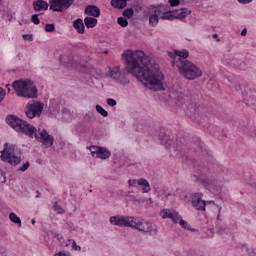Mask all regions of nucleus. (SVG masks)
Instances as JSON below:
<instances>
[{
	"mask_svg": "<svg viewBox=\"0 0 256 256\" xmlns=\"http://www.w3.org/2000/svg\"><path fill=\"white\" fill-rule=\"evenodd\" d=\"M126 61V71L142 82L151 91L163 90L165 76L151 57L146 56L142 50H126L122 54Z\"/></svg>",
	"mask_w": 256,
	"mask_h": 256,
	"instance_id": "f257e3e1",
	"label": "nucleus"
},
{
	"mask_svg": "<svg viewBox=\"0 0 256 256\" xmlns=\"http://www.w3.org/2000/svg\"><path fill=\"white\" fill-rule=\"evenodd\" d=\"M110 223L117 227H131L132 229H137V231H141L142 233L157 235V226L151 222L137 221L135 217L116 215L110 217Z\"/></svg>",
	"mask_w": 256,
	"mask_h": 256,
	"instance_id": "f03ea898",
	"label": "nucleus"
},
{
	"mask_svg": "<svg viewBox=\"0 0 256 256\" xmlns=\"http://www.w3.org/2000/svg\"><path fill=\"white\" fill-rule=\"evenodd\" d=\"M6 123L14 129L16 133L26 135V137H29L30 139H33L35 133H37V128L35 126L13 114L6 117Z\"/></svg>",
	"mask_w": 256,
	"mask_h": 256,
	"instance_id": "7ed1b4c3",
	"label": "nucleus"
},
{
	"mask_svg": "<svg viewBox=\"0 0 256 256\" xmlns=\"http://www.w3.org/2000/svg\"><path fill=\"white\" fill-rule=\"evenodd\" d=\"M6 123L14 129L16 133L26 135V137H29L30 139H33L35 133H37V128L35 126L13 114L6 117Z\"/></svg>",
	"mask_w": 256,
	"mask_h": 256,
	"instance_id": "20e7f679",
	"label": "nucleus"
},
{
	"mask_svg": "<svg viewBox=\"0 0 256 256\" xmlns=\"http://www.w3.org/2000/svg\"><path fill=\"white\" fill-rule=\"evenodd\" d=\"M6 123L14 129L16 133L26 135V137H29L30 139H33L35 133H37V128L35 126L13 114L6 117Z\"/></svg>",
	"mask_w": 256,
	"mask_h": 256,
	"instance_id": "39448f33",
	"label": "nucleus"
},
{
	"mask_svg": "<svg viewBox=\"0 0 256 256\" xmlns=\"http://www.w3.org/2000/svg\"><path fill=\"white\" fill-rule=\"evenodd\" d=\"M173 67H177L178 73L187 79L188 81H195V79H199L203 75V71L197 65L193 64V62L189 60H181L173 61Z\"/></svg>",
	"mask_w": 256,
	"mask_h": 256,
	"instance_id": "423d86ee",
	"label": "nucleus"
},
{
	"mask_svg": "<svg viewBox=\"0 0 256 256\" xmlns=\"http://www.w3.org/2000/svg\"><path fill=\"white\" fill-rule=\"evenodd\" d=\"M12 87L18 97H24L25 99H36L38 97L37 86H35L33 80H16Z\"/></svg>",
	"mask_w": 256,
	"mask_h": 256,
	"instance_id": "0eeeda50",
	"label": "nucleus"
},
{
	"mask_svg": "<svg viewBox=\"0 0 256 256\" xmlns=\"http://www.w3.org/2000/svg\"><path fill=\"white\" fill-rule=\"evenodd\" d=\"M160 215L162 219H171L172 223H179V225L182 226L183 229H189V227H187V221L183 220L181 215H179V212L175 210L164 209L160 212Z\"/></svg>",
	"mask_w": 256,
	"mask_h": 256,
	"instance_id": "6e6552de",
	"label": "nucleus"
},
{
	"mask_svg": "<svg viewBox=\"0 0 256 256\" xmlns=\"http://www.w3.org/2000/svg\"><path fill=\"white\" fill-rule=\"evenodd\" d=\"M43 113V103L35 102L34 100L28 102L25 115L28 119H35V117H41Z\"/></svg>",
	"mask_w": 256,
	"mask_h": 256,
	"instance_id": "1a4fd4ad",
	"label": "nucleus"
},
{
	"mask_svg": "<svg viewBox=\"0 0 256 256\" xmlns=\"http://www.w3.org/2000/svg\"><path fill=\"white\" fill-rule=\"evenodd\" d=\"M33 139H36L38 143H41L45 149H49V147H53V143H55V138L53 135H50L46 129H43L39 134L35 132Z\"/></svg>",
	"mask_w": 256,
	"mask_h": 256,
	"instance_id": "9d476101",
	"label": "nucleus"
},
{
	"mask_svg": "<svg viewBox=\"0 0 256 256\" xmlns=\"http://www.w3.org/2000/svg\"><path fill=\"white\" fill-rule=\"evenodd\" d=\"M110 77L116 83H120V85H129V78L127 77V72H121V68L114 67L110 69Z\"/></svg>",
	"mask_w": 256,
	"mask_h": 256,
	"instance_id": "9b49d317",
	"label": "nucleus"
},
{
	"mask_svg": "<svg viewBox=\"0 0 256 256\" xmlns=\"http://www.w3.org/2000/svg\"><path fill=\"white\" fill-rule=\"evenodd\" d=\"M73 3H75V0H49L50 9L58 12L69 9Z\"/></svg>",
	"mask_w": 256,
	"mask_h": 256,
	"instance_id": "f8f14e48",
	"label": "nucleus"
},
{
	"mask_svg": "<svg viewBox=\"0 0 256 256\" xmlns=\"http://www.w3.org/2000/svg\"><path fill=\"white\" fill-rule=\"evenodd\" d=\"M1 160L9 163L10 165H19L21 163V158L13 154V150H11V148L1 151Z\"/></svg>",
	"mask_w": 256,
	"mask_h": 256,
	"instance_id": "ddd939ff",
	"label": "nucleus"
},
{
	"mask_svg": "<svg viewBox=\"0 0 256 256\" xmlns=\"http://www.w3.org/2000/svg\"><path fill=\"white\" fill-rule=\"evenodd\" d=\"M191 203L197 211H205V207H207V202L203 200V194L199 192L191 194Z\"/></svg>",
	"mask_w": 256,
	"mask_h": 256,
	"instance_id": "4468645a",
	"label": "nucleus"
},
{
	"mask_svg": "<svg viewBox=\"0 0 256 256\" xmlns=\"http://www.w3.org/2000/svg\"><path fill=\"white\" fill-rule=\"evenodd\" d=\"M90 152L92 157H96V159H109L111 157V151L99 146H91Z\"/></svg>",
	"mask_w": 256,
	"mask_h": 256,
	"instance_id": "2eb2a0df",
	"label": "nucleus"
},
{
	"mask_svg": "<svg viewBox=\"0 0 256 256\" xmlns=\"http://www.w3.org/2000/svg\"><path fill=\"white\" fill-rule=\"evenodd\" d=\"M129 185L131 187H136L137 185H139L140 187H142V193H149V191H151V185L149 184V181L144 178H140L137 180L134 179L132 182L131 180H129Z\"/></svg>",
	"mask_w": 256,
	"mask_h": 256,
	"instance_id": "dca6fc26",
	"label": "nucleus"
},
{
	"mask_svg": "<svg viewBox=\"0 0 256 256\" xmlns=\"http://www.w3.org/2000/svg\"><path fill=\"white\" fill-rule=\"evenodd\" d=\"M84 13L90 17L97 18L101 16V9L95 5H88L86 6Z\"/></svg>",
	"mask_w": 256,
	"mask_h": 256,
	"instance_id": "f3484780",
	"label": "nucleus"
},
{
	"mask_svg": "<svg viewBox=\"0 0 256 256\" xmlns=\"http://www.w3.org/2000/svg\"><path fill=\"white\" fill-rule=\"evenodd\" d=\"M170 99H173L175 104L178 107H181V105H183L185 103V101H187V96H185L183 93L172 92L170 94Z\"/></svg>",
	"mask_w": 256,
	"mask_h": 256,
	"instance_id": "a211bd4d",
	"label": "nucleus"
},
{
	"mask_svg": "<svg viewBox=\"0 0 256 256\" xmlns=\"http://www.w3.org/2000/svg\"><path fill=\"white\" fill-rule=\"evenodd\" d=\"M34 11H47L49 9V3L45 0H36L33 2Z\"/></svg>",
	"mask_w": 256,
	"mask_h": 256,
	"instance_id": "6ab92c4d",
	"label": "nucleus"
},
{
	"mask_svg": "<svg viewBox=\"0 0 256 256\" xmlns=\"http://www.w3.org/2000/svg\"><path fill=\"white\" fill-rule=\"evenodd\" d=\"M199 113V104L192 102L187 105V111L186 114L189 115V117H193V115H197Z\"/></svg>",
	"mask_w": 256,
	"mask_h": 256,
	"instance_id": "aec40b11",
	"label": "nucleus"
},
{
	"mask_svg": "<svg viewBox=\"0 0 256 256\" xmlns=\"http://www.w3.org/2000/svg\"><path fill=\"white\" fill-rule=\"evenodd\" d=\"M73 27L80 35H83V33H85V24L83 23V19L78 18L77 20H75L73 22Z\"/></svg>",
	"mask_w": 256,
	"mask_h": 256,
	"instance_id": "412c9836",
	"label": "nucleus"
},
{
	"mask_svg": "<svg viewBox=\"0 0 256 256\" xmlns=\"http://www.w3.org/2000/svg\"><path fill=\"white\" fill-rule=\"evenodd\" d=\"M176 57H179L176 61H186L189 58V51L187 49L175 50Z\"/></svg>",
	"mask_w": 256,
	"mask_h": 256,
	"instance_id": "4be33fe9",
	"label": "nucleus"
},
{
	"mask_svg": "<svg viewBox=\"0 0 256 256\" xmlns=\"http://www.w3.org/2000/svg\"><path fill=\"white\" fill-rule=\"evenodd\" d=\"M84 24L87 29H93V27H97V18L95 17H85Z\"/></svg>",
	"mask_w": 256,
	"mask_h": 256,
	"instance_id": "5701e85b",
	"label": "nucleus"
},
{
	"mask_svg": "<svg viewBox=\"0 0 256 256\" xmlns=\"http://www.w3.org/2000/svg\"><path fill=\"white\" fill-rule=\"evenodd\" d=\"M176 19H185L187 15H191V10L187 8H181L175 11Z\"/></svg>",
	"mask_w": 256,
	"mask_h": 256,
	"instance_id": "b1692460",
	"label": "nucleus"
},
{
	"mask_svg": "<svg viewBox=\"0 0 256 256\" xmlns=\"http://www.w3.org/2000/svg\"><path fill=\"white\" fill-rule=\"evenodd\" d=\"M111 5L115 9H125L127 7V0H111Z\"/></svg>",
	"mask_w": 256,
	"mask_h": 256,
	"instance_id": "393cba45",
	"label": "nucleus"
},
{
	"mask_svg": "<svg viewBox=\"0 0 256 256\" xmlns=\"http://www.w3.org/2000/svg\"><path fill=\"white\" fill-rule=\"evenodd\" d=\"M151 11L154 15H157V17H160V15H165L166 13L164 5L152 6Z\"/></svg>",
	"mask_w": 256,
	"mask_h": 256,
	"instance_id": "a878e982",
	"label": "nucleus"
},
{
	"mask_svg": "<svg viewBox=\"0 0 256 256\" xmlns=\"http://www.w3.org/2000/svg\"><path fill=\"white\" fill-rule=\"evenodd\" d=\"M9 219L10 221H12V223H15L16 225H18V227H21V218H19V216H17L15 212H11L9 214Z\"/></svg>",
	"mask_w": 256,
	"mask_h": 256,
	"instance_id": "bb28decb",
	"label": "nucleus"
},
{
	"mask_svg": "<svg viewBox=\"0 0 256 256\" xmlns=\"http://www.w3.org/2000/svg\"><path fill=\"white\" fill-rule=\"evenodd\" d=\"M198 181H200L201 185H203V187L205 189H211V187H213V180L205 178V179H199Z\"/></svg>",
	"mask_w": 256,
	"mask_h": 256,
	"instance_id": "cd10ccee",
	"label": "nucleus"
},
{
	"mask_svg": "<svg viewBox=\"0 0 256 256\" xmlns=\"http://www.w3.org/2000/svg\"><path fill=\"white\" fill-rule=\"evenodd\" d=\"M160 18L167 19L168 21H173L174 19H177V14L176 12L171 13L166 11V13H164V15H162Z\"/></svg>",
	"mask_w": 256,
	"mask_h": 256,
	"instance_id": "c85d7f7f",
	"label": "nucleus"
},
{
	"mask_svg": "<svg viewBox=\"0 0 256 256\" xmlns=\"http://www.w3.org/2000/svg\"><path fill=\"white\" fill-rule=\"evenodd\" d=\"M149 23H150V25H152V27H155V25H157L159 23V16H157L155 14H151L149 16Z\"/></svg>",
	"mask_w": 256,
	"mask_h": 256,
	"instance_id": "c756f323",
	"label": "nucleus"
},
{
	"mask_svg": "<svg viewBox=\"0 0 256 256\" xmlns=\"http://www.w3.org/2000/svg\"><path fill=\"white\" fill-rule=\"evenodd\" d=\"M96 111L97 113L102 115V117H109V112L104 110L101 105H96Z\"/></svg>",
	"mask_w": 256,
	"mask_h": 256,
	"instance_id": "7c9ffc66",
	"label": "nucleus"
},
{
	"mask_svg": "<svg viewBox=\"0 0 256 256\" xmlns=\"http://www.w3.org/2000/svg\"><path fill=\"white\" fill-rule=\"evenodd\" d=\"M117 22H118V25H120L121 27H127L129 25V22L125 17H119Z\"/></svg>",
	"mask_w": 256,
	"mask_h": 256,
	"instance_id": "2f4dec72",
	"label": "nucleus"
},
{
	"mask_svg": "<svg viewBox=\"0 0 256 256\" xmlns=\"http://www.w3.org/2000/svg\"><path fill=\"white\" fill-rule=\"evenodd\" d=\"M134 14L135 12L132 10V8H128L123 11V16L128 17V19H131V17H133Z\"/></svg>",
	"mask_w": 256,
	"mask_h": 256,
	"instance_id": "473e14b6",
	"label": "nucleus"
},
{
	"mask_svg": "<svg viewBox=\"0 0 256 256\" xmlns=\"http://www.w3.org/2000/svg\"><path fill=\"white\" fill-rule=\"evenodd\" d=\"M158 137L161 141H167V134H166L165 128L160 129V133Z\"/></svg>",
	"mask_w": 256,
	"mask_h": 256,
	"instance_id": "72a5a7b5",
	"label": "nucleus"
},
{
	"mask_svg": "<svg viewBox=\"0 0 256 256\" xmlns=\"http://www.w3.org/2000/svg\"><path fill=\"white\" fill-rule=\"evenodd\" d=\"M53 210L57 211L60 214L65 213V210H63V208L61 207V205H59V203L55 202L53 205Z\"/></svg>",
	"mask_w": 256,
	"mask_h": 256,
	"instance_id": "f704fd0d",
	"label": "nucleus"
},
{
	"mask_svg": "<svg viewBox=\"0 0 256 256\" xmlns=\"http://www.w3.org/2000/svg\"><path fill=\"white\" fill-rule=\"evenodd\" d=\"M45 31L46 33H53L55 31V24H46Z\"/></svg>",
	"mask_w": 256,
	"mask_h": 256,
	"instance_id": "c9c22d12",
	"label": "nucleus"
},
{
	"mask_svg": "<svg viewBox=\"0 0 256 256\" xmlns=\"http://www.w3.org/2000/svg\"><path fill=\"white\" fill-rule=\"evenodd\" d=\"M31 21L34 25H39V23H41V20H39V14L32 15Z\"/></svg>",
	"mask_w": 256,
	"mask_h": 256,
	"instance_id": "e433bc0d",
	"label": "nucleus"
},
{
	"mask_svg": "<svg viewBox=\"0 0 256 256\" xmlns=\"http://www.w3.org/2000/svg\"><path fill=\"white\" fill-rule=\"evenodd\" d=\"M107 105H109L110 107H115V105H117V101L115 99L108 98Z\"/></svg>",
	"mask_w": 256,
	"mask_h": 256,
	"instance_id": "4c0bfd02",
	"label": "nucleus"
},
{
	"mask_svg": "<svg viewBox=\"0 0 256 256\" xmlns=\"http://www.w3.org/2000/svg\"><path fill=\"white\" fill-rule=\"evenodd\" d=\"M7 181V178L5 177V172L0 170V183H5Z\"/></svg>",
	"mask_w": 256,
	"mask_h": 256,
	"instance_id": "58836bf2",
	"label": "nucleus"
},
{
	"mask_svg": "<svg viewBox=\"0 0 256 256\" xmlns=\"http://www.w3.org/2000/svg\"><path fill=\"white\" fill-rule=\"evenodd\" d=\"M22 37L24 41H33V35L31 34H24Z\"/></svg>",
	"mask_w": 256,
	"mask_h": 256,
	"instance_id": "ea45409f",
	"label": "nucleus"
},
{
	"mask_svg": "<svg viewBox=\"0 0 256 256\" xmlns=\"http://www.w3.org/2000/svg\"><path fill=\"white\" fill-rule=\"evenodd\" d=\"M168 2L170 3L171 7H177L180 3L179 0H168Z\"/></svg>",
	"mask_w": 256,
	"mask_h": 256,
	"instance_id": "a19ab883",
	"label": "nucleus"
},
{
	"mask_svg": "<svg viewBox=\"0 0 256 256\" xmlns=\"http://www.w3.org/2000/svg\"><path fill=\"white\" fill-rule=\"evenodd\" d=\"M5 89L0 87V103L5 99Z\"/></svg>",
	"mask_w": 256,
	"mask_h": 256,
	"instance_id": "79ce46f5",
	"label": "nucleus"
},
{
	"mask_svg": "<svg viewBox=\"0 0 256 256\" xmlns=\"http://www.w3.org/2000/svg\"><path fill=\"white\" fill-rule=\"evenodd\" d=\"M72 248L74 249V251H81V246L77 245L75 240L72 242Z\"/></svg>",
	"mask_w": 256,
	"mask_h": 256,
	"instance_id": "37998d69",
	"label": "nucleus"
},
{
	"mask_svg": "<svg viewBox=\"0 0 256 256\" xmlns=\"http://www.w3.org/2000/svg\"><path fill=\"white\" fill-rule=\"evenodd\" d=\"M29 162H26L23 166L19 168V171H27L29 169Z\"/></svg>",
	"mask_w": 256,
	"mask_h": 256,
	"instance_id": "c03bdc74",
	"label": "nucleus"
},
{
	"mask_svg": "<svg viewBox=\"0 0 256 256\" xmlns=\"http://www.w3.org/2000/svg\"><path fill=\"white\" fill-rule=\"evenodd\" d=\"M237 1L241 5H248V3H251L253 0H237Z\"/></svg>",
	"mask_w": 256,
	"mask_h": 256,
	"instance_id": "a18cd8bd",
	"label": "nucleus"
},
{
	"mask_svg": "<svg viewBox=\"0 0 256 256\" xmlns=\"http://www.w3.org/2000/svg\"><path fill=\"white\" fill-rule=\"evenodd\" d=\"M168 56H170L171 59H177V54H175V50L174 52H168Z\"/></svg>",
	"mask_w": 256,
	"mask_h": 256,
	"instance_id": "49530a36",
	"label": "nucleus"
},
{
	"mask_svg": "<svg viewBox=\"0 0 256 256\" xmlns=\"http://www.w3.org/2000/svg\"><path fill=\"white\" fill-rule=\"evenodd\" d=\"M241 35H242V37H245V35H247V28H244V29L241 31Z\"/></svg>",
	"mask_w": 256,
	"mask_h": 256,
	"instance_id": "de8ad7c7",
	"label": "nucleus"
},
{
	"mask_svg": "<svg viewBox=\"0 0 256 256\" xmlns=\"http://www.w3.org/2000/svg\"><path fill=\"white\" fill-rule=\"evenodd\" d=\"M54 256H67V254H65V252H59V253L55 254Z\"/></svg>",
	"mask_w": 256,
	"mask_h": 256,
	"instance_id": "09e8293b",
	"label": "nucleus"
},
{
	"mask_svg": "<svg viewBox=\"0 0 256 256\" xmlns=\"http://www.w3.org/2000/svg\"><path fill=\"white\" fill-rule=\"evenodd\" d=\"M207 203H208L209 205H211V204L215 205V201H213V200H210V201L206 202V205H207Z\"/></svg>",
	"mask_w": 256,
	"mask_h": 256,
	"instance_id": "8fccbe9b",
	"label": "nucleus"
},
{
	"mask_svg": "<svg viewBox=\"0 0 256 256\" xmlns=\"http://www.w3.org/2000/svg\"><path fill=\"white\" fill-rule=\"evenodd\" d=\"M213 39H217V37H219V35H217V34H213Z\"/></svg>",
	"mask_w": 256,
	"mask_h": 256,
	"instance_id": "3c124183",
	"label": "nucleus"
},
{
	"mask_svg": "<svg viewBox=\"0 0 256 256\" xmlns=\"http://www.w3.org/2000/svg\"><path fill=\"white\" fill-rule=\"evenodd\" d=\"M32 225H35V219H32Z\"/></svg>",
	"mask_w": 256,
	"mask_h": 256,
	"instance_id": "603ef678",
	"label": "nucleus"
},
{
	"mask_svg": "<svg viewBox=\"0 0 256 256\" xmlns=\"http://www.w3.org/2000/svg\"><path fill=\"white\" fill-rule=\"evenodd\" d=\"M219 215H221V207H219Z\"/></svg>",
	"mask_w": 256,
	"mask_h": 256,
	"instance_id": "864d4df0",
	"label": "nucleus"
},
{
	"mask_svg": "<svg viewBox=\"0 0 256 256\" xmlns=\"http://www.w3.org/2000/svg\"><path fill=\"white\" fill-rule=\"evenodd\" d=\"M11 91V88L8 87V93Z\"/></svg>",
	"mask_w": 256,
	"mask_h": 256,
	"instance_id": "5fc2aeb1",
	"label": "nucleus"
},
{
	"mask_svg": "<svg viewBox=\"0 0 256 256\" xmlns=\"http://www.w3.org/2000/svg\"><path fill=\"white\" fill-rule=\"evenodd\" d=\"M36 198H39V194H38V195H36Z\"/></svg>",
	"mask_w": 256,
	"mask_h": 256,
	"instance_id": "6e6d98bb",
	"label": "nucleus"
},
{
	"mask_svg": "<svg viewBox=\"0 0 256 256\" xmlns=\"http://www.w3.org/2000/svg\"><path fill=\"white\" fill-rule=\"evenodd\" d=\"M3 2V0H0V3H2Z\"/></svg>",
	"mask_w": 256,
	"mask_h": 256,
	"instance_id": "4d7b16f0",
	"label": "nucleus"
},
{
	"mask_svg": "<svg viewBox=\"0 0 256 256\" xmlns=\"http://www.w3.org/2000/svg\"><path fill=\"white\" fill-rule=\"evenodd\" d=\"M217 219H219V214H218V216H217Z\"/></svg>",
	"mask_w": 256,
	"mask_h": 256,
	"instance_id": "13d9d810",
	"label": "nucleus"
},
{
	"mask_svg": "<svg viewBox=\"0 0 256 256\" xmlns=\"http://www.w3.org/2000/svg\"><path fill=\"white\" fill-rule=\"evenodd\" d=\"M104 53H107V51H105Z\"/></svg>",
	"mask_w": 256,
	"mask_h": 256,
	"instance_id": "bf43d9fd",
	"label": "nucleus"
}]
</instances>
